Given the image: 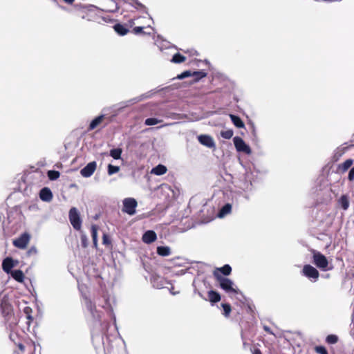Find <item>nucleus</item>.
Segmentation results:
<instances>
[{
	"instance_id": "1",
	"label": "nucleus",
	"mask_w": 354,
	"mask_h": 354,
	"mask_svg": "<svg viewBox=\"0 0 354 354\" xmlns=\"http://www.w3.org/2000/svg\"><path fill=\"white\" fill-rule=\"evenodd\" d=\"M78 7V16L83 19L100 24L101 11L93 5L76 6Z\"/></svg>"
},
{
	"instance_id": "2",
	"label": "nucleus",
	"mask_w": 354,
	"mask_h": 354,
	"mask_svg": "<svg viewBox=\"0 0 354 354\" xmlns=\"http://www.w3.org/2000/svg\"><path fill=\"white\" fill-rule=\"evenodd\" d=\"M215 279L219 283V287L225 290L227 293L237 294L238 290L233 287V282L232 280L224 277H218Z\"/></svg>"
},
{
	"instance_id": "3",
	"label": "nucleus",
	"mask_w": 354,
	"mask_h": 354,
	"mask_svg": "<svg viewBox=\"0 0 354 354\" xmlns=\"http://www.w3.org/2000/svg\"><path fill=\"white\" fill-rule=\"evenodd\" d=\"M313 263L319 269L326 271L328 270V261L322 253L317 252L313 254Z\"/></svg>"
},
{
	"instance_id": "4",
	"label": "nucleus",
	"mask_w": 354,
	"mask_h": 354,
	"mask_svg": "<svg viewBox=\"0 0 354 354\" xmlns=\"http://www.w3.org/2000/svg\"><path fill=\"white\" fill-rule=\"evenodd\" d=\"M122 212L129 215H133L136 213V209L138 206L136 200L133 198H126L122 201Z\"/></svg>"
},
{
	"instance_id": "5",
	"label": "nucleus",
	"mask_w": 354,
	"mask_h": 354,
	"mask_svg": "<svg viewBox=\"0 0 354 354\" xmlns=\"http://www.w3.org/2000/svg\"><path fill=\"white\" fill-rule=\"evenodd\" d=\"M68 217L73 228L76 230H80L82 227V220L76 207L71 208Z\"/></svg>"
},
{
	"instance_id": "6",
	"label": "nucleus",
	"mask_w": 354,
	"mask_h": 354,
	"mask_svg": "<svg viewBox=\"0 0 354 354\" xmlns=\"http://www.w3.org/2000/svg\"><path fill=\"white\" fill-rule=\"evenodd\" d=\"M233 142L237 151L243 152L245 154L251 153L252 151L250 147L245 144L241 138L236 136L233 138Z\"/></svg>"
},
{
	"instance_id": "7",
	"label": "nucleus",
	"mask_w": 354,
	"mask_h": 354,
	"mask_svg": "<svg viewBox=\"0 0 354 354\" xmlns=\"http://www.w3.org/2000/svg\"><path fill=\"white\" fill-rule=\"evenodd\" d=\"M30 239V236L27 232H24L20 235L17 239L13 240L12 244L17 248L25 249Z\"/></svg>"
},
{
	"instance_id": "8",
	"label": "nucleus",
	"mask_w": 354,
	"mask_h": 354,
	"mask_svg": "<svg viewBox=\"0 0 354 354\" xmlns=\"http://www.w3.org/2000/svg\"><path fill=\"white\" fill-rule=\"evenodd\" d=\"M302 274L308 279H313L317 281L319 277L318 270L313 266L307 264L302 269Z\"/></svg>"
},
{
	"instance_id": "9",
	"label": "nucleus",
	"mask_w": 354,
	"mask_h": 354,
	"mask_svg": "<svg viewBox=\"0 0 354 354\" xmlns=\"http://www.w3.org/2000/svg\"><path fill=\"white\" fill-rule=\"evenodd\" d=\"M232 272V268L230 265L225 264L223 267L216 268L213 271V276L215 279L218 278V277L228 276Z\"/></svg>"
},
{
	"instance_id": "10",
	"label": "nucleus",
	"mask_w": 354,
	"mask_h": 354,
	"mask_svg": "<svg viewBox=\"0 0 354 354\" xmlns=\"http://www.w3.org/2000/svg\"><path fill=\"white\" fill-rule=\"evenodd\" d=\"M97 167V164L95 161L88 163L80 171L81 175L84 178H88L93 175Z\"/></svg>"
},
{
	"instance_id": "11",
	"label": "nucleus",
	"mask_w": 354,
	"mask_h": 354,
	"mask_svg": "<svg viewBox=\"0 0 354 354\" xmlns=\"http://www.w3.org/2000/svg\"><path fill=\"white\" fill-rule=\"evenodd\" d=\"M85 305L88 310L91 313L92 316L97 319L98 321L100 320L101 316L99 314L98 311L97 310L95 304L93 303L90 299L86 298L85 299Z\"/></svg>"
},
{
	"instance_id": "12",
	"label": "nucleus",
	"mask_w": 354,
	"mask_h": 354,
	"mask_svg": "<svg viewBox=\"0 0 354 354\" xmlns=\"http://www.w3.org/2000/svg\"><path fill=\"white\" fill-rule=\"evenodd\" d=\"M2 315L7 321H10L13 316V309L12 306L6 302H3L1 304Z\"/></svg>"
},
{
	"instance_id": "13",
	"label": "nucleus",
	"mask_w": 354,
	"mask_h": 354,
	"mask_svg": "<svg viewBox=\"0 0 354 354\" xmlns=\"http://www.w3.org/2000/svg\"><path fill=\"white\" fill-rule=\"evenodd\" d=\"M198 140L201 145L206 146L209 148H212L215 147L213 138L210 136L201 135L198 137Z\"/></svg>"
},
{
	"instance_id": "14",
	"label": "nucleus",
	"mask_w": 354,
	"mask_h": 354,
	"mask_svg": "<svg viewBox=\"0 0 354 354\" xmlns=\"http://www.w3.org/2000/svg\"><path fill=\"white\" fill-rule=\"evenodd\" d=\"M39 197L43 201L50 202L53 199V193L48 187H44L40 190Z\"/></svg>"
},
{
	"instance_id": "15",
	"label": "nucleus",
	"mask_w": 354,
	"mask_h": 354,
	"mask_svg": "<svg viewBox=\"0 0 354 354\" xmlns=\"http://www.w3.org/2000/svg\"><path fill=\"white\" fill-rule=\"evenodd\" d=\"M15 266L13 259L11 257H6L3 260L2 269L3 270L9 274L12 272V268Z\"/></svg>"
},
{
	"instance_id": "16",
	"label": "nucleus",
	"mask_w": 354,
	"mask_h": 354,
	"mask_svg": "<svg viewBox=\"0 0 354 354\" xmlns=\"http://www.w3.org/2000/svg\"><path fill=\"white\" fill-rule=\"evenodd\" d=\"M157 239L156 234L153 230L147 231L142 236L144 243L149 244L154 242Z\"/></svg>"
},
{
	"instance_id": "17",
	"label": "nucleus",
	"mask_w": 354,
	"mask_h": 354,
	"mask_svg": "<svg viewBox=\"0 0 354 354\" xmlns=\"http://www.w3.org/2000/svg\"><path fill=\"white\" fill-rule=\"evenodd\" d=\"M207 297H208V299H205V300H207L209 301V302L212 303V304H215V303H217L218 301H221V297L220 295V294L215 291V290H209L207 292Z\"/></svg>"
},
{
	"instance_id": "18",
	"label": "nucleus",
	"mask_w": 354,
	"mask_h": 354,
	"mask_svg": "<svg viewBox=\"0 0 354 354\" xmlns=\"http://www.w3.org/2000/svg\"><path fill=\"white\" fill-rule=\"evenodd\" d=\"M113 29L120 36L126 35L129 31L128 28L120 24L114 25Z\"/></svg>"
},
{
	"instance_id": "19",
	"label": "nucleus",
	"mask_w": 354,
	"mask_h": 354,
	"mask_svg": "<svg viewBox=\"0 0 354 354\" xmlns=\"http://www.w3.org/2000/svg\"><path fill=\"white\" fill-rule=\"evenodd\" d=\"M167 171V167L163 165H158L156 167H153L151 173L157 176H161L165 174Z\"/></svg>"
},
{
	"instance_id": "20",
	"label": "nucleus",
	"mask_w": 354,
	"mask_h": 354,
	"mask_svg": "<svg viewBox=\"0 0 354 354\" xmlns=\"http://www.w3.org/2000/svg\"><path fill=\"white\" fill-rule=\"evenodd\" d=\"M353 160L352 159H347L343 163L338 165V169L341 172L346 171L353 165Z\"/></svg>"
},
{
	"instance_id": "21",
	"label": "nucleus",
	"mask_w": 354,
	"mask_h": 354,
	"mask_svg": "<svg viewBox=\"0 0 354 354\" xmlns=\"http://www.w3.org/2000/svg\"><path fill=\"white\" fill-rule=\"evenodd\" d=\"M10 273L15 280L18 282H23L24 279V274L21 270H15Z\"/></svg>"
},
{
	"instance_id": "22",
	"label": "nucleus",
	"mask_w": 354,
	"mask_h": 354,
	"mask_svg": "<svg viewBox=\"0 0 354 354\" xmlns=\"http://www.w3.org/2000/svg\"><path fill=\"white\" fill-rule=\"evenodd\" d=\"M230 118L232 122V123L238 128H243L245 127L244 122L240 118V117L230 114Z\"/></svg>"
},
{
	"instance_id": "23",
	"label": "nucleus",
	"mask_w": 354,
	"mask_h": 354,
	"mask_svg": "<svg viewBox=\"0 0 354 354\" xmlns=\"http://www.w3.org/2000/svg\"><path fill=\"white\" fill-rule=\"evenodd\" d=\"M156 252L158 255L162 257H167L171 254V250L168 246H158Z\"/></svg>"
},
{
	"instance_id": "24",
	"label": "nucleus",
	"mask_w": 354,
	"mask_h": 354,
	"mask_svg": "<svg viewBox=\"0 0 354 354\" xmlns=\"http://www.w3.org/2000/svg\"><path fill=\"white\" fill-rule=\"evenodd\" d=\"M104 115H100L93 119L88 127V130H93L95 129L103 120Z\"/></svg>"
},
{
	"instance_id": "25",
	"label": "nucleus",
	"mask_w": 354,
	"mask_h": 354,
	"mask_svg": "<svg viewBox=\"0 0 354 354\" xmlns=\"http://www.w3.org/2000/svg\"><path fill=\"white\" fill-rule=\"evenodd\" d=\"M339 203L344 210H346L349 207V201L346 195H342L339 199Z\"/></svg>"
},
{
	"instance_id": "26",
	"label": "nucleus",
	"mask_w": 354,
	"mask_h": 354,
	"mask_svg": "<svg viewBox=\"0 0 354 354\" xmlns=\"http://www.w3.org/2000/svg\"><path fill=\"white\" fill-rule=\"evenodd\" d=\"M186 60V57L179 53L174 54L171 60V62L175 64H180Z\"/></svg>"
},
{
	"instance_id": "27",
	"label": "nucleus",
	"mask_w": 354,
	"mask_h": 354,
	"mask_svg": "<svg viewBox=\"0 0 354 354\" xmlns=\"http://www.w3.org/2000/svg\"><path fill=\"white\" fill-rule=\"evenodd\" d=\"M207 73H205L203 71H194L192 73V76L194 77V80L195 82H198L203 77H206Z\"/></svg>"
},
{
	"instance_id": "28",
	"label": "nucleus",
	"mask_w": 354,
	"mask_h": 354,
	"mask_svg": "<svg viewBox=\"0 0 354 354\" xmlns=\"http://www.w3.org/2000/svg\"><path fill=\"white\" fill-rule=\"evenodd\" d=\"M122 150L120 148L113 149L110 151V156L115 159L118 160L121 158Z\"/></svg>"
},
{
	"instance_id": "29",
	"label": "nucleus",
	"mask_w": 354,
	"mask_h": 354,
	"mask_svg": "<svg viewBox=\"0 0 354 354\" xmlns=\"http://www.w3.org/2000/svg\"><path fill=\"white\" fill-rule=\"evenodd\" d=\"M97 230H98V227L96 225H91V236L93 238V244L95 245H97Z\"/></svg>"
},
{
	"instance_id": "30",
	"label": "nucleus",
	"mask_w": 354,
	"mask_h": 354,
	"mask_svg": "<svg viewBox=\"0 0 354 354\" xmlns=\"http://www.w3.org/2000/svg\"><path fill=\"white\" fill-rule=\"evenodd\" d=\"M47 175L50 180H55L59 177L60 173L58 171L49 170Z\"/></svg>"
},
{
	"instance_id": "31",
	"label": "nucleus",
	"mask_w": 354,
	"mask_h": 354,
	"mask_svg": "<svg viewBox=\"0 0 354 354\" xmlns=\"http://www.w3.org/2000/svg\"><path fill=\"white\" fill-rule=\"evenodd\" d=\"M221 306L223 309V315L226 317L230 316V314L232 311V308L230 304H222Z\"/></svg>"
},
{
	"instance_id": "32",
	"label": "nucleus",
	"mask_w": 354,
	"mask_h": 354,
	"mask_svg": "<svg viewBox=\"0 0 354 354\" xmlns=\"http://www.w3.org/2000/svg\"><path fill=\"white\" fill-rule=\"evenodd\" d=\"M234 132L232 129H227L221 131V136L225 139H230L233 136Z\"/></svg>"
},
{
	"instance_id": "33",
	"label": "nucleus",
	"mask_w": 354,
	"mask_h": 354,
	"mask_svg": "<svg viewBox=\"0 0 354 354\" xmlns=\"http://www.w3.org/2000/svg\"><path fill=\"white\" fill-rule=\"evenodd\" d=\"M337 341L338 337L335 335H328L326 339V342L329 344H336Z\"/></svg>"
},
{
	"instance_id": "34",
	"label": "nucleus",
	"mask_w": 354,
	"mask_h": 354,
	"mask_svg": "<svg viewBox=\"0 0 354 354\" xmlns=\"http://www.w3.org/2000/svg\"><path fill=\"white\" fill-rule=\"evenodd\" d=\"M232 209V205L229 203L225 204L221 209L219 214L221 216L229 213Z\"/></svg>"
},
{
	"instance_id": "35",
	"label": "nucleus",
	"mask_w": 354,
	"mask_h": 354,
	"mask_svg": "<svg viewBox=\"0 0 354 354\" xmlns=\"http://www.w3.org/2000/svg\"><path fill=\"white\" fill-rule=\"evenodd\" d=\"M160 120L155 118H149L145 120V124L147 126H151L158 124Z\"/></svg>"
},
{
	"instance_id": "36",
	"label": "nucleus",
	"mask_w": 354,
	"mask_h": 354,
	"mask_svg": "<svg viewBox=\"0 0 354 354\" xmlns=\"http://www.w3.org/2000/svg\"><path fill=\"white\" fill-rule=\"evenodd\" d=\"M120 170V167L118 166H114L111 164L108 165V174L109 175H112L118 172Z\"/></svg>"
},
{
	"instance_id": "37",
	"label": "nucleus",
	"mask_w": 354,
	"mask_h": 354,
	"mask_svg": "<svg viewBox=\"0 0 354 354\" xmlns=\"http://www.w3.org/2000/svg\"><path fill=\"white\" fill-rule=\"evenodd\" d=\"M314 349L317 354H328L327 350L323 346H316Z\"/></svg>"
},
{
	"instance_id": "38",
	"label": "nucleus",
	"mask_w": 354,
	"mask_h": 354,
	"mask_svg": "<svg viewBox=\"0 0 354 354\" xmlns=\"http://www.w3.org/2000/svg\"><path fill=\"white\" fill-rule=\"evenodd\" d=\"M24 313L26 315V317L28 320L32 321V317L31 316L32 309L31 308L26 306L24 309Z\"/></svg>"
},
{
	"instance_id": "39",
	"label": "nucleus",
	"mask_w": 354,
	"mask_h": 354,
	"mask_svg": "<svg viewBox=\"0 0 354 354\" xmlns=\"http://www.w3.org/2000/svg\"><path fill=\"white\" fill-rule=\"evenodd\" d=\"M143 29L144 28L143 27H141V26H136V27H134L132 30V32L136 34V35H138V34H145V32L143 31Z\"/></svg>"
},
{
	"instance_id": "40",
	"label": "nucleus",
	"mask_w": 354,
	"mask_h": 354,
	"mask_svg": "<svg viewBox=\"0 0 354 354\" xmlns=\"http://www.w3.org/2000/svg\"><path fill=\"white\" fill-rule=\"evenodd\" d=\"M192 76V72L190 71H185L183 72L180 75H178V79H184L185 77H188Z\"/></svg>"
},
{
	"instance_id": "41",
	"label": "nucleus",
	"mask_w": 354,
	"mask_h": 354,
	"mask_svg": "<svg viewBox=\"0 0 354 354\" xmlns=\"http://www.w3.org/2000/svg\"><path fill=\"white\" fill-rule=\"evenodd\" d=\"M37 252V250L35 247H31L28 251H27V255L28 257L35 255Z\"/></svg>"
},
{
	"instance_id": "42",
	"label": "nucleus",
	"mask_w": 354,
	"mask_h": 354,
	"mask_svg": "<svg viewBox=\"0 0 354 354\" xmlns=\"http://www.w3.org/2000/svg\"><path fill=\"white\" fill-rule=\"evenodd\" d=\"M100 24L102 22H105V23H111L113 21V19L109 18V17H106V16H102L101 14H100Z\"/></svg>"
},
{
	"instance_id": "43",
	"label": "nucleus",
	"mask_w": 354,
	"mask_h": 354,
	"mask_svg": "<svg viewBox=\"0 0 354 354\" xmlns=\"http://www.w3.org/2000/svg\"><path fill=\"white\" fill-rule=\"evenodd\" d=\"M81 242H82V245L84 248H86L87 246V237L85 234H82L81 236Z\"/></svg>"
},
{
	"instance_id": "44",
	"label": "nucleus",
	"mask_w": 354,
	"mask_h": 354,
	"mask_svg": "<svg viewBox=\"0 0 354 354\" xmlns=\"http://www.w3.org/2000/svg\"><path fill=\"white\" fill-rule=\"evenodd\" d=\"M348 178L350 181L354 180V167L350 170L348 176Z\"/></svg>"
},
{
	"instance_id": "45",
	"label": "nucleus",
	"mask_w": 354,
	"mask_h": 354,
	"mask_svg": "<svg viewBox=\"0 0 354 354\" xmlns=\"http://www.w3.org/2000/svg\"><path fill=\"white\" fill-rule=\"evenodd\" d=\"M102 239H103V243L105 244V245H109L111 243V241L108 237V236L106 234H104L103 235V237H102Z\"/></svg>"
},
{
	"instance_id": "46",
	"label": "nucleus",
	"mask_w": 354,
	"mask_h": 354,
	"mask_svg": "<svg viewBox=\"0 0 354 354\" xmlns=\"http://www.w3.org/2000/svg\"><path fill=\"white\" fill-rule=\"evenodd\" d=\"M263 328V330L266 332H267L268 333L274 335L272 330H271V328L269 326L264 325Z\"/></svg>"
},
{
	"instance_id": "47",
	"label": "nucleus",
	"mask_w": 354,
	"mask_h": 354,
	"mask_svg": "<svg viewBox=\"0 0 354 354\" xmlns=\"http://www.w3.org/2000/svg\"><path fill=\"white\" fill-rule=\"evenodd\" d=\"M251 351H252V354H262L261 350L258 348H254Z\"/></svg>"
},
{
	"instance_id": "48",
	"label": "nucleus",
	"mask_w": 354,
	"mask_h": 354,
	"mask_svg": "<svg viewBox=\"0 0 354 354\" xmlns=\"http://www.w3.org/2000/svg\"><path fill=\"white\" fill-rule=\"evenodd\" d=\"M19 349L23 353L25 351V346L22 344H19L17 345Z\"/></svg>"
},
{
	"instance_id": "49",
	"label": "nucleus",
	"mask_w": 354,
	"mask_h": 354,
	"mask_svg": "<svg viewBox=\"0 0 354 354\" xmlns=\"http://www.w3.org/2000/svg\"><path fill=\"white\" fill-rule=\"evenodd\" d=\"M133 24H134V19H130V20L129 21V25H128V26H129V27H132V26H133Z\"/></svg>"
},
{
	"instance_id": "50",
	"label": "nucleus",
	"mask_w": 354,
	"mask_h": 354,
	"mask_svg": "<svg viewBox=\"0 0 354 354\" xmlns=\"http://www.w3.org/2000/svg\"><path fill=\"white\" fill-rule=\"evenodd\" d=\"M63 1L68 4H72L75 1V0H63Z\"/></svg>"
},
{
	"instance_id": "51",
	"label": "nucleus",
	"mask_w": 354,
	"mask_h": 354,
	"mask_svg": "<svg viewBox=\"0 0 354 354\" xmlns=\"http://www.w3.org/2000/svg\"><path fill=\"white\" fill-rule=\"evenodd\" d=\"M118 9V8L116 6L115 9V10H110L111 12H115Z\"/></svg>"
},
{
	"instance_id": "52",
	"label": "nucleus",
	"mask_w": 354,
	"mask_h": 354,
	"mask_svg": "<svg viewBox=\"0 0 354 354\" xmlns=\"http://www.w3.org/2000/svg\"><path fill=\"white\" fill-rule=\"evenodd\" d=\"M138 5H139L140 6H142V3H138Z\"/></svg>"
},
{
	"instance_id": "53",
	"label": "nucleus",
	"mask_w": 354,
	"mask_h": 354,
	"mask_svg": "<svg viewBox=\"0 0 354 354\" xmlns=\"http://www.w3.org/2000/svg\"><path fill=\"white\" fill-rule=\"evenodd\" d=\"M353 136L354 137V133H353Z\"/></svg>"
}]
</instances>
